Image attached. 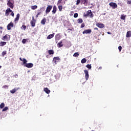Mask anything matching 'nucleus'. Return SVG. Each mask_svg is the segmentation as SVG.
I'll return each instance as SVG.
<instances>
[{"instance_id":"1","label":"nucleus","mask_w":131,"mask_h":131,"mask_svg":"<svg viewBox=\"0 0 131 131\" xmlns=\"http://www.w3.org/2000/svg\"><path fill=\"white\" fill-rule=\"evenodd\" d=\"M15 4V2L14 1V0H8L7 5L8 6V7H9V8H10V9H14V7H15V6L14 5Z\"/></svg>"},{"instance_id":"2","label":"nucleus","mask_w":131,"mask_h":131,"mask_svg":"<svg viewBox=\"0 0 131 131\" xmlns=\"http://www.w3.org/2000/svg\"><path fill=\"white\" fill-rule=\"evenodd\" d=\"M90 15L91 18L94 17V14L92 12V10H88L85 14H84V17H88V16H90Z\"/></svg>"},{"instance_id":"3","label":"nucleus","mask_w":131,"mask_h":131,"mask_svg":"<svg viewBox=\"0 0 131 131\" xmlns=\"http://www.w3.org/2000/svg\"><path fill=\"white\" fill-rule=\"evenodd\" d=\"M11 38V36L9 34H6L2 38V40H7V41L10 40Z\"/></svg>"},{"instance_id":"4","label":"nucleus","mask_w":131,"mask_h":131,"mask_svg":"<svg viewBox=\"0 0 131 131\" xmlns=\"http://www.w3.org/2000/svg\"><path fill=\"white\" fill-rule=\"evenodd\" d=\"M53 9V6L52 5H49L46 10V13L49 14L51 12V10Z\"/></svg>"},{"instance_id":"5","label":"nucleus","mask_w":131,"mask_h":131,"mask_svg":"<svg viewBox=\"0 0 131 131\" xmlns=\"http://www.w3.org/2000/svg\"><path fill=\"white\" fill-rule=\"evenodd\" d=\"M36 22V20L34 19V16H32V20L30 22L31 25L32 27H34V26H35Z\"/></svg>"},{"instance_id":"6","label":"nucleus","mask_w":131,"mask_h":131,"mask_svg":"<svg viewBox=\"0 0 131 131\" xmlns=\"http://www.w3.org/2000/svg\"><path fill=\"white\" fill-rule=\"evenodd\" d=\"M109 6L112 7L113 9H116V8H117V4H116L115 3L111 2L109 4Z\"/></svg>"},{"instance_id":"7","label":"nucleus","mask_w":131,"mask_h":131,"mask_svg":"<svg viewBox=\"0 0 131 131\" xmlns=\"http://www.w3.org/2000/svg\"><path fill=\"white\" fill-rule=\"evenodd\" d=\"M11 12H12V10L11 9V8H8L5 11V16H6V17H8Z\"/></svg>"},{"instance_id":"8","label":"nucleus","mask_w":131,"mask_h":131,"mask_svg":"<svg viewBox=\"0 0 131 131\" xmlns=\"http://www.w3.org/2000/svg\"><path fill=\"white\" fill-rule=\"evenodd\" d=\"M7 30H11V29H12V27H14V23L11 22L7 25Z\"/></svg>"},{"instance_id":"9","label":"nucleus","mask_w":131,"mask_h":131,"mask_svg":"<svg viewBox=\"0 0 131 131\" xmlns=\"http://www.w3.org/2000/svg\"><path fill=\"white\" fill-rule=\"evenodd\" d=\"M91 33H92V30L91 29L85 30L82 32L83 34H90Z\"/></svg>"},{"instance_id":"10","label":"nucleus","mask_w":131,"mask_h":131,"mask_svg":"<svg viewBox=\"0 0 131 131\" xmlns=\"http://www.w3.org/2000/svg\"><path fill=\"white\" fill-rule=\"evenodd\" d=\"M96 26L99 27V28H104L105 27V25H104V24H101V23H97Z\"/></svg>"},{"instance_id":"11","label":"nucleus","mask_w":131,"mask_h":131,"mask_svg":"<svg viewBox=\"0 0 131 131\" xmlns=\"http://www.w3.org/2000/svg\"><path fill=\"white\" fill-rule=\"evenodd\" d=\"M24 66H25V67H27V68H32V67H33V63H27Z\"/></svg>"},{"instance_id":"12","label":"nucleus","mask_w":131,"mask_h":131,"mask_svg":"<svg viewBox=\"0 0 131 131\" xmlns=\"http://www.w3.org/2000/svg\"><path fill=\"white\" fill-rule=\"evenodd\" d=\"M84 72L85 73V78L86 80H88L89 79V71L88 70H84Z\"/></svg>"},{"instance_id":"13","label":"nucleus","mask_w":131,"mask_h":131,"mask_svg":"<svg viewBox=\"0 0 131 131\" xmlns=\"http://www.w3.org/2000/svg\"><path fill=\"white\" fill-rule=\"evenodd\" d=\"M18 90H20V88H15L10 91V93H11V94H15V93H16V92H17V91H18Z\"/></svg>"},{"instance_id":"14","label":"nucleus","mask_w":131,"mask_h":131,"mask_svg":"<svg viewBox=\"0 0 131 131\" xmlns=\"http://www.w3.org/2000/svg\"><path fill=\"white\" fill-rule=\"evenodd\" d=\"M19 18H20V14L18 13L16 15V17L14 19V22L15 23H17L18 21H19Z\"/></svg>"},{"instance_id":"15","label":"nucleus","mask_w":131,"mask_h":131,"mask_svg":"<svg viewBox=\"0 0 131 131\" xmlns=\"http://www.w3.org/2000/svg\"><path fill=\"white\" fill-rule=\"evenodd\" d=\"M56 12H57V6L56 5H54L53 6V10H52V13L53 14H56Z\"/></svg>"},{"instance_id":"16","label":"nucleus","mask_w":131,"mask_h":131,"mask_svg":"<svg viewBox=\"0 0 131 131\" xmlns=\"http://www.w3.org/2000/svg\"><path fill=\"white\" fill-rule=\"evenodd\" d=\"M55 40H60L61 39V36H60V34H57L55 35Z\"/></svg>"},{"instance_id":"17","label":"nucleus","mask_w":131,"mask_h":131,"mask_svg":"<svg viewBox=\"0 0 131 131\" xmlns=\"http://www.w3.org/2000/svg\"><path fill=\"white\" fill-rule=\"evenodd\" d=\"M47 22V18L46 17H44L41 20V24L42 25H45L46 24V23Z\"/></svg>"},{"instance_id":"18","label":"nucleus","mask_w":131,"mask_h":131,"mask_svg":"<svg viewBox=\"0 0 131 131\" xmlns=\"http://www.w3.org/2000/svg\"><path fill=\"white\" fill-rule=\"evenodd\" d=\"M58 48H62L63 47V41L61 40L59 42L57 43Z\"/></svg>"},{"instance_id":"19","label":"nucleus","mask_w":131,"mask_h":131,"mask_svg":"<svg viewBox=\"0 0 131 131\" xmlns=\"http://www.w3.org/2000/svg\"><path fill=\"white\" fill-rule=\"evenodd\" d=\"M43 91L46 94H50L51 93V90H49L48 88H44Z\"/></svg>"},{"instance_id":"20","label":"nucleus","mask_w":131,"mask_h":131,"mask_svg":"<svg viewBox=\"0 0 131 131\" xmlns=\"http://www.w3.org/2000/svg\"><path fill=\"white\" fill-rule=\"evenodd\" d=\"M54 36H55V33L49 35L47 37V39H51V38H53Z\"/></svg>"},{"instance_id":"21","label":"nucleus","mask_w":131,"mask_h":131,"mask_svg":"<svg viewBox=\"0 0 131 131\" xmlns=\"http://www.w3.org/2000/svg\"><path fill=\"white\" fill-rule=\"evenodd\" d=\"M54 52L53 50H48V54H49V55H54Z\"/></svg>"},{"instance_id":"22","label":"nucleus","mask_w":131,"mask_h":131,"mask_svg":"<svg viewBox=\"0 0 131 131\" xmlns=\"http://www.w3.org/2000/svg\"><path fill=\"white\" fill-rule=\"evenodd\" d=\"M131 37V31H127L126 35V37Z\"/></svg>"},{"instance_id":"23","label":"nucleus","mask_w":131,"mask_h":131,"mask_svg":"<svg viewBox=\"0 0 131 131\" xmlns=\"http://www.w3.org/2000/svg\"><path fill=\"white\" fill-rule=\"evenodd\" d=\"M7 45V42L2 41L0 42V47H4Z\"/></svg>"},{"instance_id":"24","label":"nucleus","mask_w":131,"mask_h":131,"mask_svg":"<svg viewBox=\"0 0 131 131\" xmlns=\"http://www.w3.org/2000/svg\"><path fill=\"white\" fill-rule=\"evenodd\" d=\"M125 18H126V15L124 14H122L121 15L120 19H121V20H125Z\"/></svg>"},{"instance_id":"25","label":"nucleus","mask_w":131,"mask_h":131,"mask_svg":"<svg viewBox=\"0 0 131 131\" xmlns=\"http://www.w3.org/2000/svg\"><path fill=\"white\" fill-rule=\"evenodd\" d=\"M82 22H83V20H82V19H81V18L78 19L77 23H78L79 24H81V23H82Z\"/></svg>"},{"instance_id":"26","label":"nucleus","mask_w":131,"mask_h":131,"mask_svg":"<svg viewBox=\"0 0 131 131\" xmlns=\"http://www.w3.org/2000/svg\"><path fill=\"white\" fill-rule=\"evenodd\" d=\"M81 4H83V5H85L88 4V1L87 0H81Z\"/></svg>"},{"instance_id":"27","label":"nucleus","mask_w":131,"mask_h":131,"mask_svg":"<svg viewBox=\"0 0 131 131\" xmlns=\"http://www.w3.org/2000/svg\"><path fill=\"white\" fill-rule=\"evenodd\" d=\"M21 62H23V64L24 65H26V64H27V60L25 58H23V61Z\"/></svg>"},{"instance_id":"28","label":"nucleus","mask_w":131,"mask_h":131,"mask_svg":"<svg viewBox=\"0 0 131 131\" xmlns=\"http://www.w3.org/2000/svg\"><path fill=\"white\" fill-rule=\"evenodd\" d=\"M58 10L59 11V12H62V10L63 9V6H62V5H59L58 6Z\"/></svg>"},{"instance_id":"29","label":"nucleus","mask_w":131,"mask_h":131,"mask_svg":"<svg viewBox=\"0 0 131 131\" xmlns=\"http://www.w3.org/2000/svg\"><path fill=\"white\" fill-rule=\"evenodd\" d=\"M94 30L95 31L94 32V34H96V33H98V31H99V29H98V28H94Z\"/></svg>"},{"instance_id":"30","label":"nucleus","mask_w":131,"mask_h":131,"mask_svg":"<svg viewBox=\"0 0 131 131\" xmlns=\"http://www.w3.org/2000/svg\"><path fill=\"white\" fill-rule=\"evenodd\" d=\"M78 56H79V54L77 52H76L73 54V57H75V58H77Z\"/></svg>"},{"instance_id":"31","label":"nucleus","mask_w":131,"mask_h":131,"mask_svg":"<svg viewBox=\"0 0 131 131\" xmlns=\"http://www.w3.org/2000/svg\"><path fill=\"white\" fill-rule=\"evenodd\" d=\"M86 62V59L85 58H83L81 61V63H82V64H84V63H85Z\"/></svg>"},{"instance_id":"32","label":"nucleus","mask_w":131,"mask_h":131,"mask_svg":"<svg viewBox=\"0 0 131 131\" xmlns=\"http://www.w3.org/2000/svg\"><path fill=\"white\" fill-rule=\"evenodd\" d=\"M37 8V5H34L31 6V9L32 10H36V9Z\"/></svg>"},{"instance_id":"33","label":"nucleus","mask_w":131,"mask_h":131,"mask_svg":"<svg viewBox=\"0 0 131 131\" xmlns=\"http://www.w3.org/2000/svg\"><path fill=\"white\" fill-rule=\"evenodd\" d=\"M4 107H5V103L4 102H3L0 104V108H1V109H3V108H4Z\"/></svg>"},{"instance_id":"34","label":"nucleus","mask_w":131,"mask_h":131,"mask_svg":"<svg viewBox=\"0 0 131 131\" xmlns=\"http://www.w3.org/2000/svg\"><path fill=\"white\" fill-rule=\"evenodd\" d=\"M8 109H9V107H8V106H6L5 107H4L2 111L3 112H5V111H7V110H8Z\"/></svg>"},{"instance_id":"35","label":"nucleus","mask_w":131,"mask_h":131,"mask_svg":"<svg viewBox=\"0 0 131 131\" xmlns=\"http://www.w3.org/2000/svg\"><path fill=\"white\" fill-rule=\"evenodd\" d=\"M2 56L4 57L5 55H7V51H4L2 53Z\"/></svg>"},{"instance_id":"36","label":"nucleus","mask_w":131,"mask_h":131,"mask_svg":"<svg viewBox=\"0 0 131 131\" xmlns=\"http://www.w3.org/2000/svg\"><path fill=\"white\" fill-rule=\"evenodd\" d=\"M86 67L89 69H92V66L91 64H87Z\"/></svg>"},{"instance_id":"37","label":"nucleus","mask_w":131,"mask_h":131,"mask_svg":"<svg viewBox=\"0 0 131 131\" xmlns=\"http://www.w3.org/2000/svg\"><path fill=\"white\" fill-rule=\"evenodd\" d=\"M21 29H23L24 30H25L26 29V26L25 25H23L21 26Z\"/></svg>"},{"instance_id":"38","label":"nucleus","mask_w":131,"mask_h":131,"mask_svg":"<svg viewBox=\"0 0 131 131\" xmlns=\"http://www.w3.org/2000/svg\"><path fill=\"white\" fill-rule=\"evenodd\" d=\"M62 1L63 0H58L57 3V5L58 6V5H60V4L62 3Z\"/></svg>"},{"instance_id":"39","label":"nucleus","mask_w":131,"mask_h":131,"mask_svg":"<svg viewBox=\"0 0 131 131\" xmlns=\"http://www.w3.org/2000/svg\"><path fill=\"white\" fill-rule=\"evenodd\" d=\"M10 15H11V16H12V17H14V16H15V14L14 13V12H13V11H12V10H11Z\"/></svg>"},{"instance_id":"40","label":"nucleus","mask_w":131,"mask_h":131,"mask_svg":"<svg viewBox=\"0 0 131 131\" xmlns=\"http://www.w3.org/2000/svg\"><path fill=\"white\" fill-rule=\"evenodd\" d=\"M78 17V13H75L74 14V18H77Z\"/></svg>"},{"instance_id":"41","label":"nucleus","mask_w":131,"mask_h":131,"mask_svg":"<svg viewBox=\"0 0 131 131\" xmlns=\"http://www.w3.org/2000/svg\"><path fill=\"white\" fill-rule=\"evenodd\" d=\"M80 4V0H77L76 5H78Z\"/></svg>"},{"instance_id":"42","label":"nucleus","mask_w":131,"mask_h":131,"mask_svg":"<svg viewBox=\"0 0 131 131\" xmlns=\"http://www.w3.org/2000/svg\"><path fill=\"white\" fill-rule=\"evenodd\" d=\"M118 49L119 52H121V50H122V47L121 46H119Z\"/></svg>"},{"instance_id":"43","label":"nucleus","mask_w":131,"mask_h":131,"mask_svg":"<svg viewBox=\"0 0 131 131\" xmlns=\"http://www.w3.org/2000/svg\"><path fill=\"white\" fill-rule=\"evenodd\" d=\"M26 41H27L26 39H23L22 40L23 43H26Z\"/></svg>"},{"instance_id":"44","label":"nucleus","mask_w":131,"mask_h":131,"mask_svg":"<svg viewBox=\"0 0 131 131\" xmlns=\"http://www.w3.org/2000/svg\"><path fill=\"white\" fill-rule=\"evenodd\" d=\"M53 59H55V60H60V57H54L53 58Z\"/></svg>"},{"instance_id":"45","label":"nucleus","mask_w":131,"mask_h":131,"mask_svg":"<svg viewBox=\"0 0 131 131\" xmlns=\"http://www.w3.org/2000/svg\"><path fill=\"white\" fill-rule=\"evenodd\" d=\"M85 26V25H84V24H82L81 25V28H83Z\"/></svg>"},{"instance_id":"46","label":"nucleus","mask_w":131,"mask_h":131,"mask_svg":"<svg viewBox=\"0 0 131 131\" xmlns=\"http://www.w3.org/2000/svg\"><path fill=\"white\" fill-rule=\"evenodd\" d=\"M53 63H54L55 64H57V60L54 59V58H53Z\"/></svg>"},{"instance_id":"47","label":"nucleus","mask_w":131,"mask_h":131,"mask_svg":"<svg viewBox=\"0 0 131 131\" xmlns=\"http://www.w3.org/2000/svg\"><path fill=\"white\" fill-rule=\"evenodd\" d=\"M73 14H74V12L73 11H71V13L70 14V16H73Z\"/></svg>"},{"instance_id":"48","label":"nucleus","mask_w":131,"mask_h":131,"mask_svg":"<svg viewBox=\"0 0 131 131\" xmlns=\"http://www.w3.org/2000/svg\"><path fill=\"white\" fill-rule=\"evenodd\" d=\"M8 87H9V86H8L7 85L3 86L4 89H8Z\"/></svg>"},{"instance_id":"49","label":"nucleus","mask_w":131,"mask_h":131,"mask_svg":"<svg viewBox=\"0 0 131 131\" xmlns=\"http://www.w3.org/2000/svg\"><path fill=\"white\" fill-rule=\"evenodd\" d=\"M127 5H131V0L127 1Z\"/></svg>"},{"instance_id":"50","label":"nucleus","mask_w":131,"mask_h":131,"mask_svg":"<svg viewBox=\"0 0 131 131\" xmlns=\"http://www.w3.org/2000/svg\"><path fill=\"white\" fill-rule=\"evenodd\" d=\"M13 77H15V78H17L18 77V74H15L13 76Z\"/></svg>"},{"instance_id":"51","label":"nucleus","mask_w":131,"mask_h":131,"mask_svg":"<svg viewBox=\"0 0 131 131\" xmlns=\"http://www.w3.org/2000/svg\"><path fill=\"white\" fill-rule=\"evenodd\" d=\"M40 14H41V11H40V12H38V13H37V14L39 16V15H40Z\"/></svg>"},{"instance_id":"52","label":"nucleus","mask_w":131,"mask_h":131,"mask_svg":"<svg viewBox=\"0 0 131 131\" xmlns=\"http://www.w3.org/2000/svg\"><path fill=\"white\" fill-rule=\"evenodd\" d=\"M19 60L20 61H21V62L23 61V59H22L21 57L19 58Z\"/></svg>"},{"instance_id":"53","label":"nucleus","mask_w":131,"mask_h":131,"mask_svg":"<svg viewBox=\"0 0 131 131\" xmlns=\"http://www.w3.org/2000/svg\"><path fill=\"white\" fill-rule=\"evenodd\" d=\"M102 67H100L99 68H98V69L99 70H101V69H102Z\"/></svg>"},{"instance_id":"54","label":"nucleus","mask_w":131,"mask_h":131,"mask_svg":"<svg viewBox=\"0 0 131 131\" xmlns=\"http://www.w3.org/2000/svg\"><path fill=\"white\" fill-rule=\"evenodd\" d=\"M38 14H37L36 15V18H38Z\"/></svg>"},{"instance_id":"55","label":"nucleus","mask_w":131,"mask_h":131,"mask_svg":"<svg viewBox=\"0 0 131 131\" xmlns=\"http://www.w3.org/2000/svg\"><path fill=\"white\" fill-rule=\"evenodd\" d=\"M107 34H111V33H110V32H107Z\"/></svg>"},{"instance_id":"56","label":"nucleus","mask_w":131,"mask_h":131,"mask_svg":"<svg viewBox=\"0 0 131 131\" xmlns=\"http://www.w3.org/2000/svg\"><path fill=\"white\" fill-rule=\"evenodd\" d=\"M3 27H0V29H3Z\"/></svg>"},{"instance_id":"57","label":"nucleus","mask_w":131,"mask_h":131,"mask_svg":"<svg viewBox=\"0 0 131 131\" xmlns=\"http://www.w3.org/2000/svg\"><path fill=\"white\" fill-rule=\"evenodd\" d=\"M2 68V66H0V69Z\"/></svg>"},{"instance_id":"58","label":"nucleus","mask_w":131,"mask_h":131,"mask_svg":"<svg viewBox=\"0 0 131 131\" xmlns=\"http://www.w3.org/2000/svg\"><path fill=\"white\" fill-rule=\"evenodd\" d=\"M2 32H3L2 31L0 32V33H2Z\"/></svg>"},{"instance_id":"59","label":"nucleus","mask_w":131,"mask_h":131,"mask_svg":"<svg viewBox=\"0 0 131 131\" xmlns=\"http://www.w3.org/2000/svg\"><path fill=\"white\" fill-rule=\"evenodd\" d=\"M46 58H48V55H47V56H46Z\"/></svg>"},{"instance_id":"60","label":"nucleus","mask_w":131,"mask_h":131,"mask_svg":"<svg viewBox=\"0 0 131 131\" xmlns=\"http://www.w3.org/2000/svg\"><path fill=\"white\" fill-rule=\"evenodd\" d=\"M130 19H131V17L130 18Z\"/></svg>"}]
</instances>
